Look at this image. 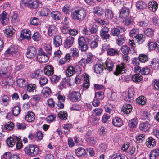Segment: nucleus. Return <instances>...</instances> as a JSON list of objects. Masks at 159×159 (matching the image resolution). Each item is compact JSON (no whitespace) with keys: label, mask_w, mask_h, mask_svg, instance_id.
Instances as JSON below:
<instances>
[{"label":"nucleus","mask_w":159,"mask_h":159,"mask_svg":"<svg viewBox=\"0 0 159 159\" xmlns=\"http://www.w3.org/2000/svg\"><path fill=\"white\" fill-rule=\"evenodd\" d=\"M24 151L27 155L33 157L39 152V148L35 145L30 144L24 148Z\"/></svg>","instance_id":"nucleus-1"},{"label":"nucleus","mask_w":159,"mask_h":159,"mask_svg":"<svg viewBox=\"0 0 159 159\" xmlns=\"http://www.w3.org/2000/svg\"><path fill=\"white\" fill-rule=\"evenodd\" d=\"M86 15L85 11L83 9L75 10L71 13V17L73 19L82 20Z\"/></svg>","instance_id":"nucleus-2"},{"label":"nucleus","mask_w":159,"mask_h":159,"mask_svg":"<svg viewBox=\"0 0 159 159\" xmlns=\"http://www.w3.org/2000/svg\"><path fill=\"white\" fill-rule=\"evenodd\" d=\"M4 54L7 56L8 55H11L16 58L19 57L20 56V53L18 52V47L15 45L10 46L5 52Z\"/></svg>","instance_id":"nucleus-3"},{"label":"nucleus","mask_w":159,"mask_h":159,"mask_svg":"<svg viewBox=\"0 0 159 159\" xmlns=\"http://www.w3.org/2000/svg\"><path fill=\"white\" fill-rule=\"evenodd\" d=\"M49 57L41 48H39L37 56L38 61L40 63H44L47 62L49 59Z\"/></svg>","instance_id":"nucleus-4"},{"label":"nucleus","mask_w":159,"mask_h":159,"mask_svg":"<svg viewBox=\"0 0 159 159\" xmlns=\"http://www.w3.org/2000/svg\"><path fill=\"white\" fill-rule=\"evenodd\" d=\"M37 54V51L36 48L33 46H29L27 49L26 56L29 59L34 58Z\"/></svg>","instance_id":"nucleus-5"},{"label":"nucleus","mask_w":159,"mask_h":159,"mask_svg":"<svg viewBox=\"0 0 159 159\" xmlns=\"http://www.w3.org/2000/svg\"><path fill=\"white\" fill-rule=\"evenodd\" d=\"M126 70V65L124 63H122L121 64L117 65L114 74L117 76L120 74H124L125 73Z\"/></svg>","instance_id":"nucleus-6"},{"label":"nucleus","mask_w":159,"mask_h":159,"mask_svg":"<svg viewBox=\"0 0 159 159\" xmlns=\"http://www.w3.org/2000/svg\"><path fill=\"white\" fill-rule=\"evenodd\" d=\"M81 95L79 92L72 91L69 95V99L72 102H77L81 99Z\"/></svg>","instance_id":"nucleus-7"},{"label":"nucleus","mask_w":159,"mask_h":159,"mask_svg":"<svg viewBox=\"0 0 159 159\" xmlns=\"http://www.w3.org/2000/svg\"><path fill=\"white\" fill-rule=\"evenodd\" d=\"M0 21L3 25H7L9 23V16L5 11L0 15Z\"/></svg>","instance_id":"nucleus-8"},{"label":"nucleus","mask_w":159,"mask_h":159,"mask_svg":"<svg viewBox=\"0 0 159 159\" xmlns=\"http://www.w3.org/2000/svg\"><path fill=\"white\" fill-rule=\"evenodd\" d=\"M125 29L124 27H117L112 29L111 31V34L112 36H119L120 32H125Z\"/></svg>","instance_id":"nucleus-9"},{"label":"nucleus","mask_w":159,"mask_h":159,"mask_svg":"<svg viewBox=\"0 0 159 159\" xmlns=\"http://www.w3.org/2000/svg\"><path fill=\"white\" fill-rule=\"evenodd\" d=\"M14 126L13 123L9 122L5 125H2V129L3 131L8 132L12 129Z\"/></svg>","instance_id":"nucleus-10"},{"label":"nucleus","mask_w":159,"mask_h":159,"mask_svg":"<svg viewBox=\"0 0 159 159\" xmlns=\"http://www.w3.org/2000/svg\"><path fill=\"white\" fill-rule=\"evenodd\" d=\"M74 40V38L71 36L67 37L65 41L64 46L65 48H69L73 45Z\"/></svg>","instance_id":"nucleus-11"},{"label":"nucleus","mask_w":159,"mask_h":159,"mask_svg":"<svg viewBox=\"0 0 159 159\" xmlns=\"http://www.w3.org/2000/svg\"><path fill=\"white\" fill-rule=\"evenodd\" d=\"M57 28L54 25H50L48 29V34L49 36H53L57 32Z\"/></svg>","instance_id":"nucleus-12"},{"label":"nucleus","mask_w":159,"mask_h":159,"mask_svg":"<svg viewBox=\"0 0 159 159\" xmlns=\"http://www.w3.org/2000/svg\"><path fill=\"white\" fill-rule=\"evenodd\" d=\"M151 125L148 121H145L140 123L139 125L140 130L143 131H147L150 128Z\"/></svg>","instance_id":"nucleus-13"},{"label":"nucleus","mask_w":159,"mask_h":159,"mask_svg":"<svg viewBox=\"0 0 159 159\" xmlns=\"http://www.w3.org/2000/svg\"><path fill=\"white\" fill-rule=\"evenodd\" d=\"M31 32L30 30H25L21 31L20 37L23 39H26L29 40L31 38Z\"/></svg>","instance_id":"nucleus-14"},{"label":"nucleus","mask_w":159,"mask_h":159,"mask_svg":"<svg viewBox=\"0 0 159 159\" xmlns=\"http://www.w3.org/2000/svg\"><path fill=\"white\" fill-rule=\"evenodd\" d=\"M44 71L46 75L48 76L51 75L54 73V68L50 65H47L45 66Z\"/></svg>","instance_id":"nucleus-15"},{"label":"nucleus","mask_w":159,"mask_h":159,"mask_svg":"<svg viewBox=\"0 0 159 159\" xmlns=\"http://www.w3.org/2000/svg\"><path fill=\"white\" fill-rule=\"evenodd\" d=\"M35 118L34 113L30 111H28L25 117V118L26 120L29 122L34 121L35 119Z\"/></svg>","instance_id":"nucleus-16"},{"label":"nucleus","mask_w":159,"mask_h":159,"mask_svg":"<svg viewBox=\"0 0 159 159\" xmlns=\"http://www.w3.org/2000/svg\"><path fill=\"white\" fill-rule=\"evenodd\" d=\"M1 76L5 78H8L10 75L9 70L7 67L2 68L0 71Z\"/></svg>","instance_id":"nucleus-17"},{"label":"nucleus","mask_w":159,"mask_h":159,"mask_svg":"<svg viewBox=\"0 0 159 159\" xmlns=\"http://www.w3.org/2000/svg\"><path fill=\"white\" fill-rule=\"evenodd\" d=\"M3 31L7 37H11L15 33V30L12 27H9L4 30Z\"/></svg>","instance_id":"nucleus-18"},{"label":"nucleus","mask_w":159,"mask_h":159,"mask_svg":"<svg viewBox=\"0 0 159 159\" xmlns=\"http://www.w3.org/2000/svg\"><path fill=\"white\" fill-rule=\"evenodd\" d=\"M112 122L113 125L116 127H120L123 125L122 120L118 117L113 118Z\"/></svg>","instance_id":"nucleus-19"},{"label":"nucleus","mask_w":159,"mask_h":159,"mask_svg":"<svg viewBox=\"0 0 159 159\" xmlns=\"http://www.w3.org/2000/svg\"><path fill=\"white\" fill-rule=\"evenodd\" d=\"M53 44L56 47H58L62 44V40L59 35H55L53 38Z\"/></svg>","instance_id":"nucleus-20"},{"label":"nucleus","mask_w":159,"mask_h":159,"mask_svg":"<svg viewBox=\"0 0 159 159\" xmlns=\"http://www.w3.org/2000/svg\"><path fill=\"white\" fill-rule=\"evenodd\" d=\"M40 3L39 0H29V7L30 8L36 9L38 7Z\"/></svg>","instance_id":"nucleus-21"},{"label":"nucleus","mask_w":159,"mask_h":159,"mask_svg":"<svg viewBox=\"0 0 159 159\" xmlns=\"http://www.w3.org/2000/svg\"><path fill=\"white\" fill-rule=\"evenodd\" d=\"M146 143L148 147L152 148L156 145V141L154 139L150 137L147 139Z\"/></svg>","instance_id":"nucleus-22"},{"label":"nucleus","mask_w":159,"mask_h":159,"mask_svg":"<svg viewBox=\"0 0 159 159\" xmlns=\"http://www.w3.org/2000/svg\"><path fill=\"white\" fill-rule=\"evenodd\" d=\"M76 155L79 157H83L86 154L85 149L82 147H79L75 150Z\"/></svg>","instance_id":"nucleus-23"},{"label":"nucleus","mask_w":159,"mask_h":159,"mask_svg":"<svg viewBox=\"0 0 159 159\" xmlns=\"http://www.w3.org/2000/svg\"><path fill=\"white\" fill-rule=\"evenodd\" d=\"M158 4L155 1H152L149 2L148 7L149 9L153 12L155 11L158 8Z\"/></svg>","instance_id":"nucleus-24"},{"label":"nucleus","mask_w":159,"mask_h":159,"mask_svg":"<svg viewBox=\"0 0 159 159\" xmlns=\"http://www.w3.org/2000/svg\"><path fill=\"white\" fill-rule=\"evenodd\" d=\"M94 70L97 74H101L103 70V65L100 64H95L94 66Z\"/></svg>","instance_id":"nucleus-25"},{"label":"nucleus","mask_w":159,"mask_h":159,"mask_svg":"<svg viewBox=\"0 0 159 159\" xmlns=\"http://www.w3.org/2000/svg\"><path fill=\"white\" fill-rule=\"evenodd\" d=\"M129 11L126 7H124L122 8L120 14V16L121 18H125L127 17L129 14Z\"/></svg>","instance_id":"nucleus-26"},{"label":"nucleus","mask_w":159,"mask_h":159,"mask_svg":"<svg viewBox=\"0 0 159 159\" xmlns=\"http://www.w3.org/2000/svg\"><path fill=\"white\" fill-rule=\"evenodd\" d=\"M159 155V150L158 149L152 151L149 154V159H156Z\"/></svg>","instance_id":"nucleus-27"},{"label":"nucleus","mask_w":159,"mask_h":159,"mask_svg":"<svg viewBox=\"0 0 159 159\" xmlns=\"http://www.w3.org/2000/svg\"><path fill=\"white\" fill-rule=\"evenodd\" d=\"M132 109V106L129 104H125L123 105L122 108V111L126 114H129Z\"/></svg>","instance_id":"nucleus-28"},{"label":"nucleus","mask_w":159,"mask_h":159,"mask_svg":"<svg viewBox=\"0 0 159 159\" xmlns=\"http://www.w3.org/2000/svg\"><path fill=\"white\" fill-rule=\"evenodd\" d=\"M51 16L55 20H60L61 18V13L57 11H52L51 13Z\"/></svg>","instance_id":"nucleus-29"},{"label":"nucleus","mask_w":159,"mask_h":159,"mask_svg":"<svg viewBox=\"0 0 159 159\" xmlns=\"http://www.w3.org/2000/svg\"><path fill=\"white\" fill-rule=\"evenodd\" d=\"M135 39L139 44H141L144 41L145 37L142 34H138L135 36Z\"/></svg>","instance_id":"nucleus-30"},{"label":"nucleus","mask_w":159,"mask_h":159,"mask_svg":"<svg viewBox=\"0 0 159 159\" xmlns=\"http://www.w3.org/2000/svg\"><path fill=\"white\" fill-rule=\"evenodd\" d=\"M157 42L155 43L151 40L148 41L147 44V46L149 50H153L155 49L157 46Z\"/></svg>","instance_id":"nucleus-31"},{"label":"nucleus","mask_w":159,"mask_h":159,"mask_svg":"<svg viewBox=\"0 0 159 159\" xmlns=\"http://www.w3.org/2000/svg\"><path fill=\"white\" fill-rule=\"evenodd\" d=\"M132 80L135 82H139L143 79L141 75L139 74H136L132 76Z\"/></svg>","instance_id":"nucleus-32"},{"label":"nucleus","mask_w":159,"mask_h":159,"mask_svg":"<svg viewBox=\"0 0 159 159\" xmlns=\"http://www.w3.org/2000/svg\"><path fill=\"white\" fill-rule=\"evenodd\" d=\"M1 104L6 106L8 104L10 100L9 97L6 95L3 96L0 99Z\"/></svg>","instance_id":"nucleus-33"},{"label":"nucleus","mask_w":159,"mask_h":159,"mask_svg":"<svg viewBox=\"0 0 159 159\" xmlns=\"http://www.w3.org/2000/svg\"><path fill=\"white\" fill-rule=\"evenodd\" d=\"M103 9L101 7H96L93 9V13L98 15H101L103 14Z\"/></svg>","instance_id":"nucleus-34"},{"label":"nucleus","mask_w":159,"mask_h":159,"mask_svg":"<svg viewBox=\"0 0 159 159\" xmlns=\"http://www.w3.org/2000/svg\"><path fill=\"white\" fill-rule=\"evenodd\" d=\"M21 111L20 107L19 106H16L12 108V112L14 116H16L20 113Z\"/></svg>","instance_id":"nucleus-35"},{"label":"nucleus","mask_w":159,"mask_h":159,"mask_svg":"<svg viewBox=\"0 0 159 159\" xmlns=\"http://www.w3.org/2000/svg\"><path fill=\"white\" fill-rule=\"evenodd\" d=\"M136 6L137 8L142 9L146 7L147 4L143 1H140L137 2L136 4Z\"/></svg>","instance_id":"nucleus-36"},{"label":"nucleus","mask_w":159,"mask_h":159,"mask_svg":"<svg viewBox=\"0 0 159 159\" xmlns=\"http://www.w3.org/2000/svg\"><path fill=\"white\" fill-rule=\"evenodd\" d=\"M75 73V70L73 67L71 66H69L66 70V74L68 76H72Z\"/></svg>","instance_id":"nucleus-37"},{"label":"nucleus","mask_w":159,"mask_h":159,"mask_svg":"<svg viewBox=\"0 0 159 159\" xmlns=\"http://www.w3.org/2000/svg\"><path fill=\"white\" fill-rule=\"evenodd\" d=\"M91 62L89 58H83L81 59L79 61V64L83 67H85L86 65Z\"/></svg>","instance_id":"nucleus-38"},{"label":"nucleus","mask_w":159,"mask_h":159,"mask_svg":"<svg viewBox=\"0 0 159 159\" xmlns=\"http://www.w3.org/2000/svg\"><path fill=\"white\" fill-rule=\"evenodd\" d=\"M150 65L151 67L153 68L154 69H159V60H153L151 61Z\"/></svg>","instance_id":"nucleus-39"},{"label":"nucleus","mask_w":159,"mask_h":159,"mask_svg":"<svg viewBox=\"0 0 159 159\" xmlns=\"http://www.w3.org/2000/svg\"><path fill=\"white\" fill-rule=\"evenodd\" d=\"M42 93L46 97H48L51 94V91L50 88L48 87H44L42 90Z\"/></svg>","instance_id":"nucleus-40"},{"label":"nucleus","mask_w":159,"mask_h":159,"mask_svg":"<svg viewBox=\"0 0 159 159\" xmlns=\"http://www.w3.org/2000/svg\"><path fill=\"white\" fill-rule=\"evenodd\" d=\"M145 98L143 96H140L136 100V102L139 104L144 105L146 103Z\"/></svg>","instance_id":"nucleus-41"},{"label":"nucleus","mask_w":159,"mask_h":159,"mask_svg":"<svg viewBox=\"0 0 159 159\" xmlns=\"http://www.w3.org/2000/svg\"><path fill=\"white\" fill-rule=\"evenodd\" d=\"M11 17V23L13 25H16L19 21L18 15L16 13H13Z\"/></svg>","instance_id":"nucleus-42"},{"label":"nucleus","mask_w":159,"mask_h":159,"mask_svg":"<svg viewBox=\"0 0 159 159\" xmlns=\"http://www.w3.org/2000/svg\"><path fill=\"white\" fill-rule=\"evenodd\" d=\"M87 142L91 145H94L95 144L97 139L96 137H90L85 139Z\"/></svg>","instance_id":"nucleus-43"},{"label":"nucleus","mask_w":159,"mask_h":159,"mask_svg":"<svg viewBox=\"0 0 159 159\" xmlns=\"http://www.w3.org/2000/svg\"><path fill=\"white\" fill-rule=\"evenodd\" d=\"M113 15L112 11L109 9H107L105 11V16L108 19H111L113 17Z\"/></svg>","instance_id":"nucleus-44"},{"label":"nucleus","mask_w":159,"mask_h":159,"mask_svg":"<svg viewBox=\"0 0 159 159\" xmlns=\"http://www.w3.org/2000/svg\"><path fill=\"white\" fill-rule=\"evenodd\" d=\"M106 69L109 71H111L113 69L114 65L111 61H107L106 62Z\"/></svg>","instance_id":"nucleus-45"},{"label":"nucleus","mask_w":159,"mask_h":159,"mask_svg":"<svg viewBox=\"0 0 159 159\" xmlns=\"http://www.w3.org/2000/svg\"><path fill=\"white\" fill-rule=\"evenodd\" d=\"M17 83L18 86L20 87H25L27 83L26 80L22 79H19L17 80Z\"/></svg>","instance_id":"nucleus-46"},{"label":"nucleus","mask_w":159,"mask_h":159,"mask_svg":"<svg viewBox=\"0 0 159 159\" xmlns=\"http://www.w3.org/2000/svg\"><path fill=\"white\" fill-rule=\"evenodd\" d=\"M137 124V122L135 119H133L129 121L128 125L129 127L131 128H135Z\"/></svg>","instance_id":"nucleus-47"},{"label":"nucleus","mask_w":159,"mask_h":159,"mask_svg":"<svg viewBox=\"0 0 159 159\" xmlns=\"http://www.w3.org/2000/svg\"><path fill=\"white\" fill-rule=\"evenodd\" d=\"M58 116L60 119L65 120L67 119V114L66 111H61L58 114Z\"/></svg>","instance_id":"nucleus-48"},{"label":"nucleus","mask_w":159,"mask_h":159,"mask_svg":"<svg viewBox=\"0 0 159 159\" xmlns=\"http://www.w3.org/2000/svg\"><path fill=\"white\" fill-rule=\"evenodd\" d=\"M70 53L71 54L72 56L75 57H77L79 56L78 50L76 48H71Z\"/></svg>","instance_id":"nucleus-49"},{"label":"nucleus","mask_w":159,"mask_h":159,"mask_svg":"<svg viewBox=\"0 0 159 159\" xmlns=\"http://www.w3.org/2000/svg\"><path fill=\"white\" fill-rule=\"evenodd\" d=\"M107 53L110 56L117 55H118V53L117 50L111 48L108 49Z\"/></svg>","instance_id":"nucleus-50"},{"label":"nucleus","mask_w":159,"mask_h":159,"mask_svg":"<svg viewBox=\"0 0 159 159\" xmlns=\"http://www.w3.org/2000/svg\"><path fill=\"white\" fill-rule=\"evenodd\" d=\"M116 39L117 43L119 46L121 45L125 42V39L123 36L121 35L118 36Z\"/></svg>","instance_id":"nucleus-51"},{"label":"nucleus","mask_w":159,"mask_h":159,"mask_svg":"<svg viewBox=\"0 0 159 159\" xmlns=\"http://www.w3.org/2000/svg\"><path fill=\"white\" fill-rule=\"evenodd\" d=\"M44 49L46 52V53L49 56L52 53V48L49 44H47L44 47Z\"/></svg>","instance_id":"nucleus-52"},{"label":"nucleus","mask_w":159,"mask_h":159,"mask_svg":"<svg viewBox=\"0 0 159 159\" xmlns=\"http://www.w3.org/2000/svg\"><path fill=\"white\" fill-rule=\"evenodd\" d=\"M48 82V80L46 77L42 76L40 77L39 83L40 84L44 86Z\"/></svg>","instance_id":"nucleus-53"},{"label":"nucleus","mask_w":159,"mask_h":159,"mask_svg":"<svg viewBox=\"0 0 159 159\" xmlns=\"http://www.w3.org/2000/svg\"><path fill=\"white\" fill-rule=\"evenodd\" d=\"M7 145L10 147H12L15 144V142L13 138H8L6 141Z\"/></svg>","instance_id":"nucleus-54"},{"label":"nucleus","mask_w":159,"mask_h":159,"mask_svg":"<svg viewBox=\"0 0 159 159\" xmlns=\"http://www.w3.org/2000/svg\"><path fill=\"white\" fill-rule=\"evenodd\" d=\"M139 61L143 62H145L148 60L147 56L145 54H140L139 56Z\"/></svg>","instance_id":"nucleus-55"},{"label":"nucleus","mask_w":159,"mask_h":159,"mask_svg":"<svg viewBox=\"0 0 159 159\" xmlns=\"http://www.w3.org/2000/svg\"><path fill=\"white\" fill-rule=\"evenodd\" d=\"M153 30L151 28H148L144 30L145 34L148 37H151L153 35Z\"/></svg>","instance_id":"nucleus-56"},{"label":"nucleus","mask_w":159,"mask_h":159,"mask_svg":"<svg viewBox=\"0 0 159 159\" xmlns=\"http://www.w3.org/2000/svg\"><path fill=\"white\" fill-rule=\"evenodd\" d=\"M95 22L99 24L100 25H103L108 24L107 20H102L101 19L99 18L95 19Z\"/></svg>","instance_id":"nucleus-57"},{"label":"nucleus","mask_w":159,"mask_h":159,"mask_svg":"<svg viewBox=\"0 0 159 159\" xmlns=\"http://www.w3.org/2000/svg\"><path fill=\"white\" fill-rule=\"evenodd\" d=\"M36 86L34 84H29L27 88V90L30 92H33L36 89Z\"/></svg>","instance_id":"nucleus-58"},{"label":"nucleus","mask_w":159,"mask_h":159,"mask_svg":"<svg viewBox=\"0 0 159 159\" xmlns=\"http://www.w3.org/2000/svg\"><path fill=\"white\" fill-rule=\"evenodd\" d=\"M104 93L102 91H99L95 93V98L99 100H102L104 98Z\"/></svg>","instance_id":"nucleus-59"},{"label":"nucleus","mask_w":159,"mask_h":159,"mask_svg":"<svg viewBox=\"0 0 159 159\" xmlns=\"http://www.w3.org/2000/svg\"><path fill=\"white\" fill-rule=\"evenodd\" d=\"M139 33V30L137 29L133 28L129 33V35L130 37L135 38L136 35H137Z\"/></svg>","instance_id":"nucleus-60"},{"label":"nucleus","mask_w":159,"mask_h":159,"mask_svg":"<svg viewBox=\"0 0 159 159\" xmlns=\"http://www.w3.org/2000/svg\"><path fill=\"white\" fill-rule=\"evenodd\" d=\"M129 50V48L126 45H123L121 47V51L124 54H127Z\"/></svg>","instance_id":"nucleus-61"},{"label":"nucleus","mask_w":159,"mask_h":159,"mask_svg":"<svg viewBox=\"0 0 159 159\" xmlns=\"http://www.w3.org/2000/svg\"><path fill=\"white\" fill-rule=\"evenodd\" d=\"M41 38V35L38 32L35 33L32 36V39L34 41H39L40 40Z\"/></svg>","instance_id":"nucleus-62"},{"label":"nucleus","mask_w":159,"mask_h":159,"mask_svg":"<svg viewBox=\"0 0 159 159\" xmlns=\"http://www.w3.org/2000/svg\"><path fill=\"white\" fill-rule=\"evenodd\" d=\"M142 116L144 120H146L149 121H150L151 116L149 113L148 112L146 111H144L142 114Z\"/></svg>","instance_id":"nucleus-63"},{"label":"nucleus","mask_w":159,"mask_h":159,"mask_svg":"<svg viewBox=\"0 0 159 159\" xmlns=\"http://www.w3.org/2000/svg\"><path fill=\"white\" fill-rule=\"evenodd\" d=\"M16 126L18 129H24L26 127V125L24 123H17L16 124Z\"/></svg>","instance_id":"nucleus-64"}]
</instances>
